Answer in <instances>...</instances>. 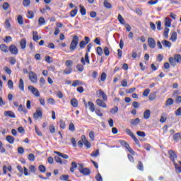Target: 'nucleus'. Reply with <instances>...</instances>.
I'll use <instances>...</instances> for the list:
<instances>
[{"instance_id": "nucleus-1", "label": "nucleus", "mask_w": 181, "mask_h": 181, "mask_svg": "<svg viewBox=\"0 0 181 181\" xmlns=\"http://www.w3.org/2000/svg\"><path fill=\"white\" fill-rule=\"evenodd\" d=\"M77 45H78V37L77 35H74L69 45L70 51L74 52V50L77 49Z\"/></svg>"}, {"instance_id": "nucleus-2", "label": "nucleus", "mask_w": 181, "mask_h": 181, "mask_svg": "<svg viewBox=\"0 0 181 181\" xmlns=\"http://www.w3.org/2000/svg\"><path fill=\"white\" fill-rule=\"evenodd\" d=\"M119 142L120 145L126 148V149L128 151V152H129V153H131L132 155H135V151H134L131 146H129L128 142L125 141L124 140H120L119 141Z\"/></svg>"}, {"instance_id": "nucleus-3", "label": "nucleus", "mask_w": 181, "mask_h": 181, "mask_svg": "<svg viewBox=\"0 0 181 181\" xmlns=\"http://www.w3.org/2000/svg\"><path fill=\"white\" fill-rule=\"evenodd\" d=\"M78 170L80 173L83 175V176H88V175L91 173V170H90L88 168H84V165L82 163L79 164Z\"/></svg>"}, {"instance_id": "nucleus-4", "label": "nucleus", "mask_w": 181, "mask_h": 181, "mask_svg": "<svg viewBox=\"0 0 181 181\" xmlns=\"http://www.w3.org/2000/svg\"><path fill=\"white\" fill-rule=\"evenodd\" d=\"M34 119H39V118H43V110L42 107H38L36 109V112L33 114Z\"/></svg>"}, {"instance_id": "nucleus-5", "label": "nucleus", "mask_w": 181, "mask_h": 181, "mask_svg": "<svg viewBox=\"0 0 181 181\" xmlns=\"http://www.w3.org/2000/svg\"><path fill=\"white\" fill-rule=\"evenodd\" d=\"M125 132H126V134H127V135H129V136H131V138H132L133 141H134V142H135V144H136V145H139V140H138L136 139V136H135V135H134V133L132 132H131V129H126Z\"/></svg>"}, {"instance_id": "nucleus-6", "label": "nucleus", "mask_w": 181, "mask_h": 181, "mask_svg": "<svg viewBox=\"0 0 181 181\" xmlns=\"http://www.w3.org/2000/svg\"><path fill=\"white\" fill-rule=\"evenodd\" d=\"M28 90L35 95V97H40V93L39 92V90L36 89L33 87V86H29Z\"/></svg>"}, {"instance_id": "nucleus-7", "label": "nucleus", "mask_w": 181, "mask_h": 181, "mask_svg": "<svg viewBox=\"0 0 181 181\" xmlns=\"http://www.w3.org/2000/svg\"><path fill=\"white\" fill-rule=\"evenodd\" d=\"M29 78L32 83H37V75L33 71H30L28 73Z\"/></svg>"}, {"instance_id": "nucleus-8", "label": "nucleus", "mask_w": 181, "mask_h": 181, "mask_svg": "<svg viewBox=\"0 0 181 181\" xmlns=\"http://www.w3.org/2000/svg\"><path fill=\"white\" fill-rule=\"evenodd\" d=\"M88 43H90V37H85V41H81L79 43V47L81 49H84L86 47V45H88Z\"/></svg>"}, {"instance_id": "nucleus-9", "label": "nucleus", "mask_w": 181, "mask_h": 181, "mask_svg": "<svg viewBox=\"0 0 181 181\" xmlns=\"http://www.w3.org/2000/svg\"><path fill=\"white\" fill-rule=\"evenodd\" d=\"M8 50L11 54H14L15 56L18 53V47H16L14 45H10Z\"/></svg>"}, {"instance_id": "nucleus-10", "label": "nucleus", "mask_w": 181, "mask_h": 181, "mask_svg": "<svg viewBox=\"0 0 181 181\" xmlns=\"http://www.w3.org/2000/svg\"><path fill=\"white\" fill-rule=\"evenodd\" d=\"M148 43L151 49H155V47H156V42L155 41V39L152 37L148 38Z\"/></svg>"}, {"instance_id": "nucleus-11", "label": "nucleus", "mask_w": 181, "mask_h": 181, "mask_svg": "<svg viewBox=\"0 0 181 181\" xmlns=\"http://www.w3.org/2000/svg\"><path fill=\"white\" fill-rule=\"evenodd\" d=\"M82 142L86 146V148H91V143L87 140V138H86V136L83 135L81 136Z\"/></svg>"}, {"instance_id": "nucleus-12", "label": "nucleus", "mask_w": 181, "mask_h": 181, "mask_svg": "<svg viewBox=\"0 0 181 181\" xmlns=\"http://www.w3.org/2000/svg\"><path fill=\"white\" fill-rule=\"evenodd\" d=\"M168 155L170 156V159L172 160L173 163H175L176 161H175V159L177 158V156H176V153L174 151L170 150L168 152Z\"/></svg>"}, {"instance_id": "nucleus-13", "label": "nucleus", "mask_w": 181, "mask_h": 181, "mask_svg": "<svg viewBox=\"0 0 181 181\" xmlns=\"http://www.w3.org/2000/svg\"><path fill=\"white\" fill-rule=\"evenodd\" d=\"M4 115L5 117H9L10 118H16L15 113L12 111H5Z\"/></svg>"}, {"instance_id": "nucleus-14", "label": "nucleus", "mask_w": 181, "mask_h": 181, "mask_svg": "<svg viewBox=\"0 0 181 181\" xmlns=\"http://www.w3.org/2000/svg\"><path fill=\"white\" fill-rule=\"evenodd\" d=\"M96 104L97 105H99V107H103V108H107V105L105 104V103H104V101H103V100L97 99Z\"/></svg>"}, {"instance_id": "nucleus-15", "label": "nucleus", "mask_w": 181, "mask_h": 181, "mask_svg": "<svg viewBox=\"0 0 181 181\" xmlns=\"http://www.w3.org/2000/svg\"><path fill=\"white\" fill-rule=\"evenodd\" d=\"M0 49L4 53H8V52H9V47L5 44L0 45Z\"/></svg>"}, {"instance_id": "nucleus-16", "label": "nucleus", "mask_w": 181, "mask_h": 181, "mask_svg": "<svg viewBox=\"0 0 181 181\" xmlns=\"http://www.w3.org/2000/svg\"><path fill=\"white\" fill-rule=\"evenodd\" d=\"M97 93H99V95H100L103 100V101H107V94L104 93V91L101 90V89L98 90Z\"/></svg>"}, {"instance_id": "nucleus-17", "label": "nucleus", "mask_w": 181, "mask_h": 181, "mask_svg": "<svg viewBox=\"0 0 181 181\" xmlns=\"http://www.w3.org/2000/svg\"><path fill=\"white\" fill-rule=\"evenodd\" d=\"M150 117H151V110H146L144 112V119H149Z\"/></svg>"}, {"instance_id": "nucleus-18", "label": "nucleus", "mask_w": 181, "mask_h": 181, "mask_svg": "<svg viewBox=\"0 0 181 181\" xmlns=\"http://www.w3.org/2000/svg\"><path fill=\"white\" fill-rule=\"evenodd\" d=\"M165 26L166 28H170V26H172V21L170 20V18H169L168 17L165 18Z\"/></svg>"}, {"instance_id": "nucleus-19", "label": "nucleus", "mask_w": 181, "mask_h": 181, "mask_svg": "<svg viewBox=\"0 0 181 181\" xmlns=\"http://www.w3.org/2000/svg\"><path fill=\"white\" fill-rule=\"evenodd\" d=\"M18 88L21 91H25V84L23 82V79H22V78L20 79L19 84H18Z\"/></svg>"}, {"instance_id": "nucleus-20", "label": "nucleus", "mask_w": 181, "mask_h": 181, "mask_svg": "<svg viewBox=\"0 0 181 181\" xmlns=\"http://www.w3.org/2000/svg\"><path fill=\"white\" fill-rule=\"evenodd\" d=\"M79 8L80 12L83 16L87 15V10H86V8L83 5L80 4Z\"/></svg>"}, {"instance_id": "nucleus-21", "label": "nucleus", "mask_w": 181, "mask_h": 181, "mask_svg": "<svg viewBox=\"0 0 181 181\" xmlns=\"http://www.w3.org/2000/svg\"><path fill=\"white\" fill-rule=\"evenodd\" d=\"M71 105L74 108L78 107V101L76 98H73L71 100Z\"/></svg>"}, {"instance_id": "nucleus-22", "label": "nucleus", "mask_w": 181, "mask_h": 181, "mask_svg": "<svg viewBox=\"0 0 181 181\" xmlns=\"http://www.w3.org/2000/svg\"><path fill=\"white\" fill-rule=\"evenodd\" d=\"M54 153L58 155V156H61V158H63L64 159H69V156H67V154L62 153L59 151H54Z\"/></svg>"}, {"instance_id": "nucleus-23", "label": "nucleus", "mask_w": 181, "mask_h": 181, "mask_svg": "<svg viewBox=\"0 0 181 181\" xmlns=\"http://www.w3.org/2000/svg\"><path fill=\"white\" fill-rule=\"evenodd\" d=\"M88 105L91 112H94V111H95V106L94 105V103L93 102H88Z\"/></svg>"}, {"instance_id": "nucleus-24", "label": "nucleus", "mask_w": 181, "mask_h": 181, "mask_svg": "<svg viewBox=\"0 0 181 181\" xmlns=\"http://www.w3.org/2000/svg\"><path fill=\"white\" fill-rule=\"evenodd\" d=\"M26 40L22 39L20 42L21 48L24 50V49H26Z\"/></svg>"}, {"instance_id": "nucleus-25", "label": "nucleus", "mask_w": 181, "mask_h": 181, "mask_svg": "<svg viewBox=\"0 0 181 181\" xmlns=\"http://www.w3.org/2000/svg\"><path fill=\"white\" fill-rule=\"evenodd\" d=\"M6 141H8V144H13L15 142V137L12 136H7L6 137Z\"/></svg>"}, {"instance_id": "nucleus-26", "label": "nucleus", "mask_w": 181, "mask_h": 181, "mask_svg": "<svg viewBox=\"0 0 181 181\" xmlns=\"http://www.w3.org/2000/svg\"><path fill=\"white\" fill-rule=\"evenodd\" d=\"M174 165L177 173H181V161H180V165L176 163H174Z\"/></svg>"}, {"instance_id": "nucleus-27", "label": "nucleus", "mask_w": 181, "mask_h": 181, "mask_svg": "<svg viewBox=\"0 0 181 181\" xmlns=\"http://www.w3.org/2000/svg\"><path fill=\"white\" fill-rule=\"evenodd\" d=\"M33 39L34 42H38L39 35L37 34V31H33Z\"/></svg>"}, {"instance_id": "nucleus-28", "label": "nucleus", "mask_w": 181, "mask_h": 181, "mask_svg": "<svg viewBox=\"0 0 181 181\" xmlns=\"http://www.w3.org/2000/svg\"><path fill=\"white\" fill-rule=\"evenodd\" d=\"M173 103H175V100L172 98L167 99L165 102V107H169V105H173Z\"/></svg>"}, {"instance_id": "nucleus-29", "label": "nucleus", "mask_w": 181, "mask_h": 181, "mask_svg": "<svg viewBox=\"0 0 181 181\" xmlns=\"http://www.w3.org/2000/svg\"><path fill=\"white\" fill-rule=\"evenodd\" d=\"M108 1L109 0H104L103 5L107 9H111V8H112V5H111Z\"/></svg>"}, {"instance_id": "nucleus-30", "label": "nucleus", "mask_w": 181, "mask_h": 181, "mask_svg": "<svg viewBox=\"0 0 181 181\" xmlns=\"http://www.w3.org/2000/svg\"><path fill=\"white\" fill-rule=\"evenodd\" d=\"M177 39V33L176 32H173L171 35L170 40H171L172 42H176Z\"/></svg>"}, {"instance_id": "nucleus-31", "label": "nucleus", "mask_w": 181, "mask_h": 181, "mask_svg": "<svg viewBox=\"0 0 181 181\" xmlns=\"http://www.w3.org/2000/svg\"><path fill=\"white\" fill-rule=\"evenodd\" d=\"M166 117H167L166 113L165 112L163 113L160 119V122H162V124H163V122H166V119H168Z\"/></svg>"}, {"instance_id": "nucleus-32", "label": "nucleus", "mask_w": 181, "mask_h": 181, "mask_svg": "<svg viewBox=\"0 0 181 181\" xmlns=\"http://www.w3.org/2000/svg\"><path fill=\"white\" fill-rule=\"evenodd\" d=\"M162 43L165 47L170 48L172 47V43L166 40L162 41Z\"/></svg>"}, {"instance_id": "nucleus-33", "label": "nucleus", "mask_w": 181, "mask_h": 181, "mask_svg": "<svg viewBox=\"0 0 181 181\" xmlns=\"http://www.w3.org/2000/svg\"><path fill=\"white\" fill-rule=\"evenodd\" d=\"M155 98H156V92H152L151 93H150V95L148 96V100L150 101H153V100H155Z\"/></svg>"}, {"instance_id": "nucleus-34", "label": "nucleus", "mask_w": 181, "mask_h": 181, "mask_svg": "<svg viewBox=\"0 0 181 181\" xmlns=\"http://www.w3.org/2000/svg\"><path fill=\"white\" fill-rule=\"evenodd\" d=\"M71 168H70V170H71V172L73 173H74V170L75 169H77V163H76L75 161H73L72 163H71Z\"/></svg>"}, {"instance_id": "nucleus-35", "label": "nucleus", "mask_w": 181, "mask_h": 181, "mask_svg": "<svg viewBox=\"0 0 181 181\" xmlns=\"http://www.w3.org/2000/svg\"><path fill=\"white\" fill-rule=\"evenodd\" d=\"M38 25H40V26H42V25H46V20H45V18H43V17L39 18Z\"/></svg>"}, {"instance_id": "nucleus-36", "label": "nucleus", "mask_w": 181, "mask_h": 181, "mask_svg": "<svg viewBox=\"0 0 181 181\" xmlns=\"http://www.w3.org/2000/svg\"><path fill=\"white\" fill-rule=\"evenodd\" d=\"M71 71H73V68L67 67L63 71V74H71Z\"/></svg>"}, {"instance_id": "nucleus-37", "label": "nucleus", "mask_w": 181, "mask_h": 181, "mask_svg": "<svg viewBox=\"0 0 181 181\" xmlns=\"http://www.w3.org/2000/svg\"><path fill=\"white\" fill-rule=\"evenodd\" d=\"M130 122H131V124H132V125H138V124H139V122H141V120L139 119V118H136V119H132L131 121H130Z\"/></svg>"}, {"instance_id": "nucleus-38", "label": "nucleus", "mask_w": 181, "mask_h": 181, "mask_svg": "<svg viewBox=\"0 0 181 181\" xmlns=\"http://www.w3.org/2000/svg\"><path fill=\"white\" fill-rule=\"evenodd\" d=\"M173 59L175 60L176 63H180V62H181V55L179 54H177L174 55Z\"/></svg>"}, {"instance_id": "nucleus-39", "label": "nucleus", "mask_w": 181, "mask_h": 181, "mask_svg": "<svg viewBox=\"0 0 181 181\" xmlns=\"http://www.w3.org/2000/svg\"><path fill=\"white\" fill-rule=\"evenodd\" d=\"M117 19L122 25H125V20L124 19L121 14L118 15Z\"/></svg>"}, {"instance_id": "nucleus-40", "label": "nucleus", "mask_w": 181, "mask_h": 181, "mask_svg": "<svg viewBox=\"0 0 181 181\" xmlns=\"http://www.w3.org/2000/svg\"><path fill=\"white\" fill-rule=\"evenodd\" d=\"M173 139L175 142H179V139H180V133L175 134L173 136Z\"/></svg>"}, {"instance_id": "nucleus-41", "label": "nucleus", "mask_w": 181, "mask_h": 181, "mask_svg": "<svg viewBox=\"0 0 181 181\" xmlns=\"http://www.w3.org/2000/svg\"><path fill=\"white\" fill-rule=\"evenodd\" d=\"M169 62H170V64L171 66H173V67H175V66H176V61L175 60V58L170 57L169 58Z\"/></svg>"}, {"instance_id": "nucleus-42", "label": "nucleus", "mask_w": 181, "mask_h": 181, "mask_svg": "<svg viewBox=\"0 0 181 181\" xmlns=\"http://www.w3.org/2000/svg\"><path fill=\"white\" fill-rule=\"evenodd\" d=\"M163 36L165 37V39H168L169 37V28H165L164 29Z\"/></svg>"}, {"instance_id": "nucleus-43", "label": "nucleus", "mask_w": 181, "mask_h": 181, "mask_svg": "<svg viewBox=\"0 0 181 181\" xmlns=\"http://www.w3.org/2000/svg\"><path fill=\"white\" fill-rule=\"evenodd\" d=\"M69 131H71V132H74L76 131V127L74 126V124L73 122H71L69 124Z\"/></svg>"}, {"instance_id": "nucleus-44", "label": "nucleus", "mask_w": 181, "mask_h": 181, "mask_svg": "<svg viewBox=\"0 0 181 181\" xmlns=\"http://www.w3.org/2000/svg\"><path fill=\"white\" fill-rule=\"evenodd\" d=\"M59 125H60V128H62V129H66V122H64L63 119H60Z\"/></svg>"}, {"instance_id": "nucleus-45", "label": "nucleus", "mask_w": 181, "mask_h": 181, "mask_svg": "<svg viewBox=\"0 0 181 181\" xmlns=\"http://www.w3.org/2000/svg\"><path fill=\"white\" fill-rule=\"evenodd\" d=\"M137 169H139V170H141V172H143L144 163H142L141 161H139L138 165H137Z\"/></svg>"}, {"instance_id": "nucleus-46", "label": "nucleus", "mask_w": 181, "mask_h": 181, "mask_svg": "<svg viewBox=\"0 0 181 181\" xmlns=\"http://www.w3.org/2000/svg\"><path fill=\"white\" fill-rule=\"evenodd\" d=\"M17 21L19 25H23V17H22V16L18 15L17 18Z\"/></svg>"}, {"instance_id": "nucleus-47", "label": "nucleus", "mask_w": 181, "mask_h": 181, "mask_svg": "<svg viewBox=\"0 0 181 181\" xmlns=\"http://www.w3.org/2000/svg\"><path fill=\"white\" fill-rule=\"evenodd\" d=\"M8 62H9L10 64L13 65L16 63V59L13 57H9Z\"/></svg>"}, {"instance_id": "nucleus-48", "label": "nucleus", "mask_w": 181, "mask_h": 181, "mask_svg": "<svg viewBox=\"0 0 181 181\" xmlns=\"http://www.w3.org/2000/svg\"><path fill=\"white\" fill-rule=\"evenodd\" d=\"M28 19H33V18L35 17V13H33V11H28Z\"/></svg>"}, {"instance_id": "nucleus-49", "label": "nucleus", "mask_w": 181, "mask_h": 181, "mask_svg": "<svg viewBox=\"0 0 181 181\" xmlns=\"http://www.w3.org/2000/svg\"><path fill=\"white\" fill-rule=\"evenodd\" d=\"M96 52H97L98 56H103V48L101 47H98Z\"/></svg>"}, {"instance_id": "nucleus-50", "label": "nucleus", "mask_w": 181, "mask_h": 181, "mask_svg": "<svg viewBox=\"0 0 181 181\" xmlns=\"http://www.w3.org/2000/svg\"><path fill=\"white\" fill-rule=\"evenodd\" d=\"M28 160H30L31 162L35 161V155L33 153H30L28 156Z\"/></svg>"}, {"instance_id": "nucleus-51", "label": "nucleus", "mask_w": 181, "mask_h": 181, "mask_svg": "<svg viewBox=\"0 0 181 181\" xmlns=\"http://www.w3.org/2000/svg\"><path fill=\"white\" fill-rule=\"evenodd\" d=\"M138 136H141V138H145L146 136V134L144 132L138 131L136 132Z\"/></svg>"}, {"instance_id": "nucleus-52", "label": "nucleus", "mask_w": 181, "mask_h": 181, "mask_svg": "<svg viewBox=\"0 0 181 181\" xmlns=\"http://www.w3.org/2000/svg\"><path fill=\"white\" fill-rule=\"evenodd\" d=\"M23 5L25 8H28V6H29V5H30V0H23Z\"/></svg>"}, {"instance_id": "nucleus-53", "label": "nucleus", "mask_w": 181, "mask_h": 181, "mask_svg": "<svg viewBox=\"0 0 181 181\" xmlns=\"http://www.w3.org/2000/svg\"><path fill=\"white\" fill-rule=\"evenodd\" d=\"M7 84L10 90H12L13 88V81H12V80H8Z\"/></svg>"}, {"instance_id": "nucleus-54", "label": "nucleus", "mask_w": 181, "mask_h": 181, "mask_svg": "<svg viewBox=\"0 0 181 181\" xmlns=\"http://www.w3.org/2000/svg\"><path fill=\"white\" fill-rule=\"evenodd\" d=\"M38 170H40V172H42V173H45V172H46V167L42 165H39Z\"/></svg>"}, {"instance_id": "nucleus-55", "label": "nucleus", "mask_w": 181, "mask_h": 181, "mask_svg": "<svg viewBox=\"0 0 181 181\" xmlns=\"http://www.w3.org/2000/svg\"><path fill=\"white\" fill-rule=\"evenodd\" d=\"M100 80L101 81H105V80H107V74H105V72L102 73Z\"/></svg>"}, {"instance_id": "nucleus-56", "label": "nucleus", "mask_w": 181, "mask_h": 181, "mask_svg": "<svg viewBox=\"0 0 181 181\" xmlns=\"http://www.w3.org/2000/svg\"><path fill=\"white\" fill-rule=\"evenodd\" d=\"M47 103L48 104H51L52 105H54L56 101L54 100V99L50 98L47 99Z\"/></svg>"}, {"instance_id": "nucleus-57", "label": "nucleus", "mask_w": 181, "mask_h": 181, "mask_svg": "<svg viewBox=\"0 0 181 181\" xmlns=\"http://www.w3.org/2000/svg\"><path fill=\"white\" fill-rule=\"evenodd\" d=\"M98 155H100V151L99 150H96L95 151H93L90 154V156H93L94 158H97V156H98Z\"/></svg>"}, {"instance_id": "nucleus-58", "label": "nucleus", "mask_w": 181, "mask_h": 181, "mask_svg": "<svg viewBox=\"0 0 181 181\" xmlns=\"http://www.w3.org/2000/svg\"><path fill=\"white\" fill-rule=\"evenodd\" d=\"M65 65L66 66V67H71V66H73V61L72 60L66 61Z\"/></svg>"}, {"instance_id": "nucleus-59", "label": "nucleus", "mask_w": 181, "mask_h": 181, "mask_svg": "<svg viewBox=\"0 0 181 181\" xmlns=\"http://www.w3.org/2000/svg\"><path fill=\"white\" fill-rule=\"evenodd\" d=\"M89 138L91 139V141H94L95 138L94 132L91 131L89 132Z\"/></svg>"}, {"instance_id": "nucleus-60", "label": "nucleus", "mask_w": 181, "mask_h": 181, "mask_svg": "<svg viewBox=\"0 0 181 181\" xmlns=\"http://www.w3.org/2000/svg\"><path fill=\"white\" fill-rule=\"evenodd\" d=\"M5 43H9L10 42H12V37L11 36H6L4 39Z\"/></svg>"}, {"instance_id": "nucleus-61", "label": "nucleus", "mask_w": 181, "mask_h": 181, "mask_svg": "<svg viewBox=\"0 0 181 181\" xmlns=\"http://www.w3.org/2000/svg\"><path fill=\"white\" fill-rule=\"evenodd\" d=\"M159 2L158 0H150L148 1V5H156Z\"/></svg>"}, {"instance_id": "nucleus-62", "label": "nucleus", "mask_w": 181, "mask_h": 181, "mask_svg": "<svg viewBox=\"0 0 181 181\" xmlns=\"http://www.w3.org/2000/svg\"><path fill=\"white\" fill-rule=\"evenodd\" d=\"M69 175H62L60 177H59V180H69Z\"/></svg>"}, {"instance_id": "nucleus-63", "label": "nucleus", "mask_w": 181, "mask_h": 181, "mask_svg": "<svg viewBox=\"0 0 181 181\" xmlns=\"http://www.w3.org/2000/svg\"><path fill=\"white\" fill-rule=\"evenodd\" d=\"M175 113L177 117H180L181 116V107H180L177 110H175Z\"/></svg>"}, {"instance_id": "nucleus-64", "label": "nucleus", "mask_w": 181, "mask_h": 181, "mask_svg": "<svg viewBox=\"0 0 181 181\" xmlns=\"http://www.w3.org/2000/svg\"><path fill=\"white\" fill-rule=\"evenodd\" d=\"M95 179L97 181H103V177H101V174L98 173L95 175Z\"/></svg>"}]
</instances>
